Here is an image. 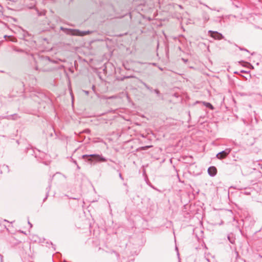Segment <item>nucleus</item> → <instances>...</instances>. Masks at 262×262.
<instances>
[{
  "label": "nucleus",
  "mask_w": 262,
  "mask_h": 262,
  "mask_svg": "<svg viewBox=\"0 0 262 262\" xmlns=\"http://www.w3.org/2000/svg\"><path fill=\"white\" fill-rule=\"evenodd\" d=\"M61 29L63 30L67 34L72 35H77V36H84L90 33L89 31H81L79 30L75 29H64L61 27Z\"/></svg>",
  "instance_id": "nucleus-1"
},
{
  "label": "nucleus",
  "mask_w": 262,
  "mask_h": 262,
  "mask_svg": "<svg viewBox=\"0 0 262 262\" xmlns=\"http://www.w3.org/2000/svg\"><path fill=\"white\" fill-rule=\"evenodd\" d=\"M240 260L241 262H246V260L243 258L240 259Z\"/></svg>",
  "instance_id": "nucleus-12"
},
{
  "label": "nucleus",
  "mask_w": 262,
  "mask_h": 262,
  "mask_svg": "<svg viewBox=\"0 0 262 262\" xmlns=\"http://www.w3.org/2000/svg\"><path fill=\"white\" fill-rule=\"evenodd\" d=\"M119 177L121 179H123V178L122 177V174L121 173H119Z\"/></svg>",
  "instance_id": "nucleus-13"
},
{
  "label": "nucleus",
  "mask_w": 262,
  "mask_h": 262,
  "mask_svg": "<svg viewBox=\"0 0 262 262\" xmlns=\"http://www.w3.org/2000/svg\"><path fill=\"white\" fill-rule=\"evenodd\" d=\"M208 34L215 39L221 40L224 37L222 34L216 31L210 30L208 31Z\"/></svg>",
  "instance_id": "nucleus-4"
},
{
  "label": "nucleus",
  "mask_w": 262,
  "mask_h": 262,
  "mask_svg": "<svg viewBox=\"0 0 262 262\" xmlns=\"http://www.w3.org/2000/svg\"><path fill=\"white\" fill-rule=\"evenodd\" d=\"M149 146H146V147H145V148H149Z\"/></svg>",
  "instance_id": "nucleus-15"
},
{
  "label": "nucleus",
  "mask_w": 262,
  "mask_h": 262,
  "mask_svg": "<svg viewBox=\"0 0 262 262\" xmlns=\"http://www.w3.org/2000/svg\"><path fill=\"white\" fill-rule=\"evenodd\" d=\"M217 172L216 168L214 166H211L208 169V174L211 176H214Z\"/></svg>",
  "instance_id": "nucleus-5"
},
{
  "label": "nucleus",
  "mask_w": 262,
  "mask_h": 262,
  "mask_svg": "<svg viewBox=\"0 0 262 262\" xmlns=\"http://www.w3.org/2000/svg\"><path fill=\"white\" fill-rule=\"evenodd\" d=\"M28 224H29V225H30V227H32V224L30 223V222H28Z\"/></svg>",
  "instance_id": "nucleus-14"
},
{
  "label": "nucleus",
  "mask_w": 262,
  "mask_h": 262,
  "mask_svg": "<svg viewBox=\"0 0 262 262\" xmlns=\"http://www.w3.org/2000/svg\"><path fill=\"white\" fill-rule=\"evenodd\" d=\"M203 104L205 106H206L207 107H208V108H210L211 110L214 109V107L212 106V105L209 102H203Z\"/></svg>",
  "instance_id": "nucleus-6"
},
{
  "label": "nucleus",
  "mask_w": 262,
  "mask_h": 262,
  "mask_svg": "<svg viewBox=\"0 0 262 262\" xmlns=\"http://www.w3.org/2000/svg\"><path fill=\"white\" fill-rule=\"evenodd\" d=\"M4 37L6 38V37H7V35H5V36H4Z\"/></svg>",
  "instance_id": "nucleus-16"
},
{
  "label": "nucleus",
  "mask_w": 262,
  "mask_h": 262,
  "mask_svg": "<svg viewBox=\"0 0 262 262\" xmlns=\"http://www.w3.org/2000/svg\"><path fill=\"white\" fill-rule=\"evenodd\" d=\"M86 157H91L93 158V160L97 162H104L107 161V159L103 157L102 155L93 154V155H84L82 156V159L86 158Z\"/></svg>",
  "instance_id": "nucleus-2"
},
{
  "label": "nucleus",
  "mask_w": 262,
  "mask_h": 262,
  "mask_svg": "<svg viewBox=\"0 0 262 262\" xmlns=\"http://www.w3.org/2000/svg\"><path fill=\"white\" fill-rule=\"evenodd\" d=\"M74 163L76 165H77V168H78V169H80V167L77 165L76 161H74Z\"/></svg>",
  "instance_id": "nucleus-11"
},
{
  "label": "nucleus",
  "mask_w": 262,
  "mask_h": 262,
  "mask_svg": "<svg viewBox=\"0 0 262 262\" xmlns=\"http://www.w3.org/2000/svg\"><path fill=\"white\" fill-rule=\"evenodd\" d=\"M154 92L156 93V94L159 96L160 94V91L157 89L154 90Z\"/></svg>",
  "instance_id": "nucleus-10"
},
{
  "label": "nucleus",
  "mask_w": 262,
  "mask_h": 262,
  "mask_svg": "<svg viewBox=\"0 0 262 262\" xmlns=\"http://www.w3.org/2000/svg\"><path fill=\"white\" fill-rule=\"evenodd\" d=\"M231 149L230 148H227L225 150H223L216 155V158L219 159H223L225 158L231 152Z\"/></svg>",
  "instance_id": "nucleus-3"
},
{
  "label": "nucleus",
  "mask_w": 262,
  "mask_h": 262,
  "mask_svg": "<svg viewBox=\"0 0 262 262\" xmlns=\"http://www.w3.org/2000/svg\"><path fill=\"white\" fill-rule=\"evenodd\" d=\"M142 83L144 85V86L148 90L151 91L152 90V89L147 84H146L145 82H142Z\"/></svg>",
  "instance_id": "nucleus-7"
},
{
  "label": "nucleus",
  "mask_w": 262,
  "mask_h": 262,
  "mask_svg": "<svg viewBox=\"0 0 262 262\" xmlns=\"http://www.w3.org/2000/svg\"><path fill=\"white\" fill-rule=\"evenodd\" d=\"M204 19L205 21H208L209 19V16L208 14H206L204 16Z\"/></svg>",
  "instance_id": "nucleus-8"
},
{
  "label": "nucleus",
  "mask_w": 262,
  "mask_h": 262,
  "mask_svg": "<svg viewBox=\"0 0 262 262\" xmlns=\"http://www.w3.org/2000/svg\"><path fill=\"white\" fill-rule=\"evenodd\" d=\"M86 158H88V161L89 162H92L93 160V158L92 157H86Z\"/></svg>",
  "instance_id": "nucleus-9"
}]
</instances>
